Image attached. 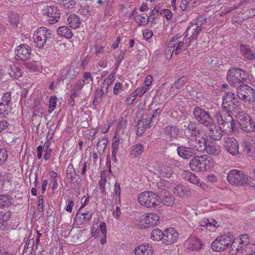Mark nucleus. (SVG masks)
Segmentation results:
<instances>
[{"label":"nucleus","mask_w":255,"mask_h":255,"mask_svg":"<svg viewBox=\"0 0 255 255\" xmlns=\"http://www.w3.org/2000/svg\"><path fill=\"white\" fill-rule=\"evenodd\" d=\"M189 165L193 171L204 172L213 168L214 161L211 157L206 154L195 155L190 160Z\"/></svg>","instance_id":"obj_1"},{"label":"nucleus","mask_w":255,"mask_h":255,"mask_svg":"<svg viewBox=\"0 0 255 255\" xmlns=\"http://www.w3.org/2000/svg\"><path fill=\"white\" fill-rule=\"evenodd\" d=\"M207 22L206 18L202 16L198 17L193 20L187 27L184 33L183 40H189L187 46H189L193 41L196 40L202 29V25Z\"/></svg>","instance_id":"obj_2"},{"label":"nucleus","mask_w":255,"mask_h":255,"mask_svg":"<svg viewBox=\"0 0 255 255\" xmlns=\"http://www.w3.org/2000/svg\"><path fill=\"white\" fill-rule=\"evenodd\" d=\"M137 200L139 203L147 208H159L161 203V197L152 191H146L139 194Z\"/></svg>","instance_id":"obj_3"},{"label":"nucleus","mask_w":255,"mask_h":255,"mask_svg":"<svg viewBox=\"0 0 255 255\" xmlns=\"http://www.w3.org/2000/svg\"><path fill=\"white\" fill-rule=\"evenodd\" d=\"M232 115L230 113L219 110L215 111L214 113V117L218 124L229 132L233 131L236 126Z\"/></svg>","instance_id":"obj_4"},{"label":"nucleus","mask_w":255,"mask_h":255,"mask_svg":"<svg viewBox=\"0 0 255 255\" xmlns=\"http://www.w3.org/2000/svg\"><path fill=\"white\" fill-rule=\"evenodd\" d=\"M248 72L240 68H231L227 75V79L234 85L237 86L238 84L246 82L249 77Z\"/></svg>","instance_id":"obj_5"},{"label":"nucleus","mask_w":255,"mask_h":255,"mask_svg":"<svg viewBox=\"0 0 255 255\" xmlns=\"http://www.w3.org/2000/svg\"><path fill=\"white\" fill-rule=\"evenodd\" d=\"M193 115L195 120L206 128L214 125V120L209 111L200 107H196L193 109Z\"/></svg>","instance_id":"obj_6"},{"label":"nucleus","mask_w":255,"mask_h":255,"mask_svg":"<svg viewBox=\"0 0 255 255\" xmlns=\"http://www.w3.org/2000/svg\"><path fill=\"white\" fill-rule=\"evenodd\" d=\"M52 32L45 27L37 28L33 35V41L36 46L42 48L46 44V42L51 38Z\"/></svg>","instance_id":"obj_7"},{"label":"nucleus","mask_w":255,"mask_h":255,"mask_svg":"<svg viewBox=\"0 0 255 255\" xmlns=\"http://www.w3.org/2000/svg\"><path fill=\"white\" fill-rule=\"evenodd\" d=\"M41 13L45 17L49 24H54L58 21L61 13L55 4H47L44 6Z\"/></svg>","instance_id":"obj_8"},{"label":"nucleus","mask_w":255,"mask_h":255,"mask_svg":"<svg viewBox=\"0 0 255 255\" xmlns=\"http://www.w3.org/2000/svg\"><path fill=\"white\" fill-rule=\"evenodd\" d=\"M236 118L241 126V128L247 132L254 131L255 124L250 116L244 111L238 112Z\"/></svg>","instance_id":"obj_9"},{"label":"nucleus","mask_w":255,"mask_h":255,"mask_svg":"<svg viewBox=\"0 0 255 255\" xmlns=\"http://www.w3.org/2000/svg\"><path fill=\"white\" fill-rule=\"evenodd\" d=\"M207 139L203 136L188 137L187 143L196 155L197 152H204L206 147Z\"/></svg>","instance_id":"obj_10"},{"label":"nucleus","mask_w":255,"mask_h":255,"mask_svg":"<svg viewBox=\"0 0 255 255\" xmlns=\"http://www.w3.org/2000/svg\"><path fill=\"white\" fill-rule=\"evenodd\" d=\"M237 96L241 100L254 102L255 100V90L247 85H242L237 89Z\"/></svg>","instance_id":"obj_11"},{"label":"nucleus","mask_w":255,"mask_h":255,"mask_svg":"<svg viewBox=\"0 0 255 255\" xmlns=\"http://www.w3.org/2000/svg\"><path fill=\"white\" fill-rule=\"evenodd\" d=\"M227 179L232 184L243 185L247 183L248 177L243 171L233 169L228 173Z\"/></svg>","instance_id":"obj_12"},{"label":"nucleus","mask_w":255,"mask_h":255,"mask_svg":"<svg viewBox=\"0 0 255 255\" xmlns=\"http://www.w3.org/2000/svg\"><path fill=\"white\" fill-rule=\"evenodd\" d=\"M187 40H183L182 36L176 35L175 36L172 38L169 42V46L170 48L169 51H172V53L174 52L175 55H177L181 52V50L183 48H186L188 43Z\"/></svg>","instance_id":"obj_13"},{"label":"nucleus","mask_w":255,"mask_h":255,"mask_svg":"<svg viewBox=\"0 0 255 255\" xmlns=\"http://www.w3.org/2000/svg\"><path fill=\"white\" fill-rule=\"evenodd\" d=\"M233 236L223 235L218 237L212 243V249L216 252H221L224 250L231 244Z\"/></svg>","instance_id":"obj_14"},{"label":"nucleus","mask_w":255,"mask_h":255,"mask_svg":"<svg viewBox=\"0 0 255 255\" xmlns=\"http://www.w3.org/2000/svg\"><path fill=\"white\" fill-rule=\"evenodd\" d=\"M223 145L225 149L232 155H236L239 153V143L236 139L234 137L224 136Z\"/></svg>","instance_id":"obj_15"},{"label":"nucleus","mask_w":255,"mask_h":255,"mask_svg":"<svg viewBox=\"0 0 255 255\" xmlns=\"http://www.w3.org/2000/svg\"><path fill=\"white\" fill-rule=\"evenodd\" d=\"M30 52L31 48L28 45L21 44L17 47L15 50V59L17 61H25L30 57Z\"/></svg>","instance_id":"obj_16"},{"label":"nucleus","mask_w":255,"mask_h":255,"mask_svg":"<svg viewBox=\"0 0 255 255\" xmlns=\"http://www.w3.org/2000/svg\"><path fill=\"white\" fill-rule=\"evenodd\" d=\"M66 178L69 183L75 186L79 185L82 182V178L77 172L72 163L68 164L66 169Z\"/></svg>","instance_id":"obj_17"},{"label":"nucleus","mask_w":255,"mask_h":255,"mask_svg":"<svg viewBox=\"0 0 255 255\" xmlns=\"http://www.w3.org/2000/svg\"><path fill=\"white\" fill-rule=\"evenodd\" d=\"M178 233L174 228H169L164 230L163 243L166 245H171L177 241Z\"/></svg>","instance_id":"obj_18"},{"label":"nucleus","mask_w":255,"mask_h":255,"mask_svg":"<svg viewBox=\"0 0 255 255\" xmlns=\"http://www.w3.org/2000/svg\"><path fill=\"white\" fill-rule=\"evenodd\" d=\"M202 242L197 238L191 236L184 243L186 249L192 251H197L200 250L202 247Z\"/></svg>","instance_id":"obj_19"},{"label":"nucleus","mask_w":255,"mask_h":255,"mask_svg":"<svg viewBox=\"0 0 255 255\" xmlns=\"http://www.w3.org/2000/svg\"><path fill=\"white\" fill-rule=\"evenodd\" d=\"M180 129L177 126L170 125L164 128V134L170 140L177 139L179 136Z\"/></svg>","instance_id":"obj_20"},{"label":"nucleus","mask_w":255,"mask_h":255,"mask_svg":"<svg viewBox=\"0 0 255 255\" xmlns=\"http://www.w3.org/2000/svg\"><path fill=\"white\" fill-rule=\"evenodd\" d=\"M206 128H209L208 135L210 139L216 141L221 139L223 136L221 127L217 126L214 122L213 126Z\"/></svg>","instance_id":"obj_21"},{"label":"nucleus","mask_w":255,"mask_h":255,"mask_svg":"<svg viewBox=\"0 0 255 255\" xmlns=\"http://www.w3.org/2000/svg\"><path fill=\"white\" fill-rule=\"evenodd\" d=\"M186 129L190 134L191 137L200 136L203 132L202 128L195 121L189 122Z\"/></svg>","instance_id":"obj_22"},{"label":"nucleus","mask_w":255,"mask_h":255,"mask_svg":"<svg viewBox=\"0 0 255 255\" xmlns=\"http://www.w3.org/2000/svg\"><path fill=\"white\" fill-rule=\"evenodd\" d=\"M176 151L178 156L183 159L188 160L195 155L189 145L178 146Z\"/></svg>","instance_id":"obj_23"},{"label":"nucleus","mask_w":255,"mask_h":255,"mask_svg":"<svg viewBox=\"0 0 255 255\" xmlns=\"http://www.w3.org/2000/svg\"><path fill=\"white\" fill-rule=\"evenodd\" d=\"M241 55L244 59L247 60H254L255 59V53L250 48V46L242 44L240 46Z\"/></svg>","instance_id":"obj_24"},{"label":"nucleus","mask_w":255,"mask_h":255,"mask_svg":"<svg viewBox=\"0 0 255 255\" xmlns=\"http://www.w3.org/2000/svg\"><path fill=\"white\" fill-rule=\"evenodd\" d=\"M135 255H152V248L148 244H143L137 247L134 250Z\"/></svg>","instance_id":"obj_25"},{"label":"nucleus","mask_w":255,"mask_h":255,"mask_svg":"<svg viewBox=\"0 0 255 255\" xmlns=\"http://www.w3.org/2000/svg\"><path fill=\"white\" fill-rule=\"evenodd\" d=\"M158 221V216L156 214L150 213L147 214L142 219L141 223L152 226L156 225Z\"/></svg>","instance_id":"obj_26"},{"label":"nucleus","mask_w":255,"mask_h":255,"mask_svg":"<svg viewBox=\"0 0 255 255\" xmlns=\"http://www.w3.org/2000/svg\"><path fill=\"white\" fill-rule=\"evenodd\" d=\"M227 102H222V107L223 111L226 112L227 113H230L232 114H234V113L238 114V112H242L241 109L238 108V102L229 105L228 104H226Z\"/></svg>","instance_id":"obj_27"},{"label":"nucleus","mask_w":255,"mask_h":255,"mask_svg":"<svg viewBox=\"0 0 255 255\" xmlns=\"http://www.w3.org/2000/svg\"><path fill=\"white\" fill-rule=\"evenodd\" d=\"M22 73L23 71L19 66H17V65H10L9 74L11 78L17 79L22 76Z\"/></svg>","instance_id":"obj_28"},{"label":"nucleus","mask_w":255,"mask_h":255,"mask_svg":"<svg viewBox=\"0 0 255 255\" xmlns=\"http://www.w3.org/2000/svg\"><path fill=\"white\" fill-rule=\"evenodd\" d=\"M144 147L141 143H137L132 146L130 154L132 158H134L139 156L143 152Z\"/></svg>","instance_id":"obj_29"},{"label":"nucleus","mask_w":255,"mask_h":255,"mask_svg":"<svg viewBox=\"0 0 255 255\" xmlns=\"http://www.w3.org/2000/svg\"><path fill=\"white\" fill-rule=\"evenodd\" d=\"M67 21L70 26L73 29H76L80 26L81 23L80 19L74 13L69 15L67 18Z\"/></svg>","instance_id":"obj_30"},{"label":"nucleus","mask_w":255,"mask_h":255,"mask_svg":"<svg viewBox=\"0 0 255 255\" xmlns=\"http://www.w3.org/2000/svg\"><path fill=\"white\" fill-rule=\"evenodd\" d=\"M174 193L180 197L185 198L189 195V190L183 185H177L174 188Z\"/></svg>","instance_id":"obj_31"},{"label":"nucleus","mask_w":255,"mask_h":255,"mask_svg":"<svg viewBox=\"0 0 255 255\" xmlns=\"http://www.w3.org/2000/svg\"><path fill=\"white\" fill-rule=\"evenodd\" d=\"M57 33L59 36L67 39H70L73 36V33L70 28L65 26H60L57 29Z\"/></svg>","instance_id":"obj_32"},{"label":"nucleus","mask_w":255,"mask_h":255,"mask_svg":"<svg viewBox=\"0 0 255 255\" xmlns=\"http://www.w3.org/2000/svg\"><path fill=\"white\" fill-rule=\"evenodd\" d=\"M161 200V203L164 205L167 206H172L175 201L174 197L168 192L165 191L164 193V197Z\"/></svg>","instance_id":"obj_33"},{"label":"nucleus","mask_w":255,"mask_h":255,"mask_svg":"<svg viewBox=\"0 0 255 255\" xmlns=\"http://www.w3.org/2000/svg\"><path fill=\"white\" fill-rule=\"evenodd\" d=\"M240 240L241 239H238V238L234 239L230 247V252H232L233 254L240 253L242 247V244L241 243Z\"/></svg>","instance_id":"obj_34"},{"label":"nucleus","mask_w":255,"mask_h":255,"mask_svg":"<svg viewBox=\"0 0 255 255\" xmlns=\"http://www.w3.org/2000/svg\"><path fill=\"white\" fill-rule=\"evenodd\" d=\"M206 148L205 151L208 154H211L215 156H218L221 152L220 147L214 144L207 145V143H206Z\"/></svg>","instance_id":"obj_35"},{"label":"nucleus","mask_w":255,"mask_h":255,"mask_svg":"<svg viewBox=\"0 0 255 255\" xmlns=\"http://www.w3.org/2000/svg\"><path fill=\"white\" fill-rule=\"evenodd\" d=\"M163 236L164 232L159 229H154L151 233L150 239L153 241H163Z\"/></svg>","instance_id":"obj_36"},{"label":"nucleus","mask_w":255,"mask_h":255,"mask_svg":"<svg viewBox=\"0 0 255 255\" xmlns=\"http://www.w3.org/2000/svg\"><path fill=\"white\" fill-rule=\"evenodd\" d=\"M255 249L254 245L248 243L247 245L242 246L240 253L243 255H253L254 253Z\"/></svg>","instance_id":"obj_37"},{"label":"nucleus","mask_w":255,"mask_h":255,"mask_svg":"<svg viewBox=\"0 0 255 255\" xmlns=\"http://www.w3.org/2000/svg\"><path fill=\"white\" fill-rule=\"evenodd\" d=\"M93 215L92 213H90L89 211H86L85 213H82L80 216H78L79 214L77 213L76 215L75 218L76 220L78 219L80 220V224H82L86 221H89Z\"/></svg>","instance_id":"obj_38"},{"label":"nucleus","mask_w":255,"mask_h":255,"mask_svg":"<svg viewBox=\"0 0 255 255\" xmlns=\"http://www.w3.org/2000/svg\"><path fill=\"white\" fill-rule=\"evenodd\" d=\"M173 173L172 168L170 166L163 165L160 169V174L164 177L170 178Z\"/></svg>","instance_id":"obj_39"},{"label":"nucleus","mask_w":255,"mask_h":255,"mask_svg":"<svg viewBox=\"0 0 255 255\" xmlns=\"http://www.w3.org/2000/svg\"><path fill=\"white\" fill-rule=\"evenodd\" d=\"M10 109V105L6 104L4 103H0V117L1 118H5L8 115Z\"/></svg>","instance_id":"obj_40"},{"label":"nucleus","mask_w":255,"mask_h":255,"mask_svg":"<svg viewBox=\"0 0 255 255\" xmlns=\"http://www.w3.org/2000/svg\"><path fill=\"white\" fill-rule=\"evenodd\" d=\"M9 195H0V208L9 206L11 205Z\"/></svg>","instance_id":"obj_41"},{"label":"nucleus","mask_w":255,"mask_h":255,"mask_svg":"<svg viewBox=\"0 0 255 255\" xmlns=\"http://www.w3.org/2000/svg\"><path fill=\"white\" fill-rule=\"evenodd\" d=\"M184 178L185 180L194 184L198 185L199 183V179L194 174L191 172H187L185 174Z\"/></svg>","instance_id":"obj_42"},{"label":"nucleus","mask_w":255,"mask_h":255,"mask_svg":"<svg viewBox=\"0 0 255 255\" xmlns=\"http://www.w3.org/2000/svg\"><path fill=\"white\" fill-rule=\"evenodd\" d=\"M254 140L252 139H247L243 141L241 145V147L244 151H246L247 153H250L252 146L254 143Z\"/></svg>","instance_id":"obj_43"},{"label":"nucleus","mask_w":255,"mask_h":255,"mask_svg":"<svg viewBox=\"0 0 255 255\" xmlns=\"http://www.w3.org/2000/svg\"><path fill=\"white\" fill-rule=\"evenodd\" d=\"M114 83L113 81L109 80L107 79H105L103 83L102 88L100 90V96L101 98L104 94V92H107L109 86Z\"/></svg>","instance_id":"obj_44"},{"label":"nucleus","mask_w":255,"mask_h":255,"mask_svg":"<svg viewBox=\"0 0 255 255\" xmlns=\"http://www.w3.org/2000/svg\"><path fill=\"white\" fill-rule=\"evenodd\" d=\"M108 139L107 137H104L101 140H99L97 144L98 152L100 153L101 151H104L108 144Z\"/></svg>","instance_id":"obj_45"},{"label":"nucleus","mask_w":255,"mask_h":255,"mask_svg":"<svg viewBox=\"0 0 255 255\" xmlns=\"http://www.w3.org/2000/svg\"><path fill=\"white\" fill-rule=\"evenodd\" d=\"M67 78H69L68 68L63 69L61 71V75L60 77L57 79V82H56V86L60 85V81H62L63 82L64 80Z\"/></svg>","instance_id":"obj_46"},{"label":"nucleus","mask_w":255,"mask_h":255,"mask_svg":"<svg viewBox=\"0 0 255 255\" xmlns=\"http://www.w3.org/2000/svg\"><path fill=\"white\" fill-rule=\"evenodd\" d=\"M188 79L186 77L183 76L175 81L174 85L176 89H180L187 83Z\"/></svg>","instance_id":"obj_47"},{"label":"nucleus","mask_w":255,"mask_h":255,"mask_svg":"<svg viewBox=\"0 0 255 255\" xmlns=\"http://www.w3.org/2000/svg\"><path fill=\"white\" fill-rule=\"evenodd\" d=\"M57 98L56 96L51 97L49 100V109L50 113H52L56 107Z\"/></svg>","instance_id":"obj_48"},{"label":"nucleus","mask_w":255,"mask_h":255,"mask_svg":"<svg viewBox=\"0 0 255 255\" xmlns=\"http://www.w3.org/2000/svg\"><path fill=\"white\" fill-rule=\"evenodd\" d=\"M11 213L10 211H0V219L1 220L7 223L11 217Z\"/></svg>","instance_id":"obj_49"},{"label":"nucleus","mask_w":255,"mask_h":255,"mask_svg":"<svg viewBox=\"0 0 255 255\" xmlns=\"http://www.w3.org/2000/svg\"><path fill=\"white\" fill-rule=\"evenodd\" d=\"M235 100V95L234 93L231 92H226L223 96L222 102H224L225 101H227V100L231 101Z\"/></svg>","instance_id":"obj_50"},{"label":"nucleus","mask_w":255,"mask_h":255,"mask_svg":"<svg viewBox=\"0 0 255 255\" xmlns=\"http://www.w3.org/2000/svg\"><path fill=\"white\" fill-rule=\"evenodd\" d=\"M147 128V127H144L143 124H141L138 121L137 124V130H136V135L138 136H140L142 135V134L145 132V129Z\"/></svg>","instance_id":"obj_51"},{"label":"nucleus","mask_w":255,"mask_h":255,"mask_svg":"<svg viewBox=\"0 0 255 255\" xmlns=\"http://www.w3.org/2000/svg\"><path fill=\"white\" fill-rule=\"evenodd\" d=\"M101 179L99 181L98 184L99 186V189L101 190V193L103 194H106L105 190V184L107 182L106 178L103 179L102 178V173L101 174Z\"/></svg>","instance_id":"obj_52"},{"label":"nucleus","mask_w":255,"mask_h":255,"mask_svg":"<svg viewBox=\"0 0 255 255\" xmlns=\"http://www.w3.org/2000/svg\"><path fill=\"white\" fill-rule=\"evenodd\" d=\"M83 80H85V83L92 84L93 83V79L89 72H86L83 75Z\"/></svg>","instance_id":"obj_53"},{"label":"nucleus","mask_w":255,"mask_h":255,"mask_svg":"<svg viewBox=\"0 0 255 255\" xmlns=\"http://www.w3.org/2000/svg\"><path fill=\"white\" fill-rule=\"evenodd\" d=\"M92 9L88 5L81 7L79 9L80 13L84 15H90L92 12Z\"/></svg>","instance_id":"obj_54"},{"label":"nucleus","mask_w":255,"mask_h":255,"mask_svg":"<svg viewBox=\"0 0 255 255\" xmlns=\"http://www.w3.org/2000/svg\"><path fill=\"white\" fill-rule=\"evenodd\" d=\"M7 158V151L4 148H0V165L2 164Z\"/></svg>","instance_id":"obj_55"},{"label":"nucleus","mask_w":255,"mask_h":255,"mask_svg":"<svg viewBox=\"0 0 255 255\" xmlns=\"http://www.w3.org/2000/svg\"><path fill=\"white\" fill-rule=\"evenodd\" d=\"M135 21L138 23V26L145 25L147 23L146 19L144 16L138 15L135 19Z\"/></svg>","instance_id":"obj_56"},{"label":"nucleus","mask_w":255,"mask_h":255,"mask_svg":"<svg viewBox=\"0 0 255 255\" xmlns=\"http://www.w3.org/2000/svg\"><path fill=\"white\" fill-rule=\"evenodd\" d=\"M121 91H123L122 84L120 82H117L113 89V94L115 95H118L120 93Z\"/></svg>","instance_id":"obj_57"},{"label":"nucleus","mask_w":255,"mask_h":255,"mask_svg":"<svg viewBox=\"0 0 255 255\" xmlns=\"http://www.w3.org/2000/svg\"><path fill=\"white\" fill-rule=\"evenodd\" d=\"M11 93L10 92H7L3 95L2 97V100L3 102V103L11 105Z\"/></svg>","instance_id":"obj_58"},{"label":"nucleus","mask_w":255,"mask_h":255,"mask_svg":"<svg viewBox=\"0 0 255 255\" xmlns=\"http://www.w3.org/2000/svg\"><path fill=\"white\" fill-rule=\"evenodd\" d=\"M120 139L119 137L114 136L112 144V150L118 151Z\"/></svg>","instance_id":"obj_59"},{"label":"nucleus","mask_w":255,"mask_h":255,"mask_svg":"<svg viewBox=\"0 0 255 255\" xmlns=\"http://www.w3.org/2000/svg\"><path fill=\"white\" fill-rule=\"evenodd\" d=\"M105 46L101 44H97L95 46V52L96 55L99 56L105 52Z\"/></svg>","instance_id":"obj_60"},{"label":"nucleus","mask_w":255,"mask_h":255,"mask_svg":"<svg viewBox=\"0 0 255 255\" xmlns=\"http://www.w3.org/2000/svg\"><path fill=\"white\" fill-rule=\"evenodd\" d=\"M151 120V118L149 117L148 119L142 118V119L138 120V122L141 124H143L144 127H147V128H149L151 127L150 124Z\"/></svg>","instance_id":"obj_61"},{"label":"nucleus","mask_w":255,"mask_h":255,"mask_svg":"<svg viewBox=\"0 0 255 255\" xmlns=\"http://www.w3.org/2000/svg\"><path fill=\"white\" fill-rule=\"evenodd\" d=\"M98 228L99 229V231L101 232L102 235H105V234H107V226L105 222H101Z\"/></svg>","instance_id":"obj_62"},{"label":"nucleus","mask_w":255,"mask_h":255,"mask_svg":"<svg viewBox=\"0 0 255 255\" xmlns=\"http://www.w3.org/2000/svg\"><path fill=\"white\" fill-rule=\"evenodd\" d=\"M160 13L164 14L167 20H170L173 16L171 11L168 9H162V12H161Z\"/></svg>","instance_id":"obj_63"},{"label":"nucleus","mask_w":255,"mask_h":255,"mask_svg":"<svg viewBox=\"0 0 255 255\" xmlns=\"http://www.w3.org/2000/svg\"><path fill=\"white\" fill-rule=\"evenodd\" d=\"M238 239H241L240 241L242 246H245V245H247V244L250 243L249 236L247 234L242 235L240 238H238Z\"/></svg>","instance_id":"obj_64"}]
</instances>
